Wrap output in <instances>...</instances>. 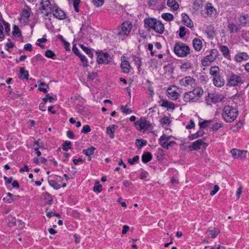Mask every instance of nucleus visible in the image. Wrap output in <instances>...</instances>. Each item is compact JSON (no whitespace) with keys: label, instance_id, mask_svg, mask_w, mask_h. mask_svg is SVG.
Returning a JSON list of instances; mask_svg holds the SVG:
<instances>
[{"label":"nucleus","instance_id":"nucleus-61","mask_svg":"<svg viewBox=\"0 0 249 249\" xmlns=\"http://www.w3.org/2000/svg\"><path fill=\"white\" fill-rule=\"evenodd\" d=\"M139 159V157L138 156H134L132 159H128L127 160L128 162L131 165L134 164Z\"/></svg>","mask_w":249,"mask_h":249},{"label":"nucleus","instance_id":"nucleus-47","mask_svg":"<svg viewBox=\"0 0 249 249\" xmlns=\"http://www.w3.org/2000/svg\"><path fill=\"white\" fill-rule=\"evenodd\" d=\"M71 148V143L70 141H66L63 144L62 149L65 151H68L69 149Z\"/></svg>","mask_w":249,"mask_h":249},{"label":"nucleus","instance_id":"nucleus-2","mask_svg":"<svg viewBox=\"0 0 249 249\" xmlns=\"http://www.w3.org/2000/svg\"><path fill=\"white\" fill-rule=\"evenodd\" d=\"M203 94V90L201 88H196L192 91L186 92L183 94L184 102H197Z\"/></svg>","mask_w":249,"mask_h":249},{"label":"nucleus","instance_id":"nucleus-7","mask_svg":"<svg viewBox=\"0 0 249 249\" xmlns=\"http://www.w3.org/2000/svg\"><path fill=\"white\" fill-rule=\"evenodd\" d=\"M131 28V23L128 21H124L122 23L121 26L118 28L117 35L119 36L128 35Z\"/></svg>","mask_w":249,"mask_h":249},{"label":"nucleus","instance_id":"nucleus-13","mask_svg":"<svg viewBox=\"0 0 249 249\" xmlns=\"http://www.w3.org/2000/svg\"><path fill=\"white\" fill-rule=\"evenodd\" d=\"M173 88H176V86L173 85L170 86L167 89V94L170 99L176 100L178 99L179 94L177 91L176 89H173Z\"/></svg>","mask_w":249,"mask_h":249},{"label":"nucleus","instance_id":"nucleus-22","mask_svg":"<svg viewBox=\"0 0 249 249\" xmlns=\"http://www.w3.org/2000/svg\"><path fill=\"white\" fill-rule=\"evenodd\" d=\"M193 45L196 51H199L202 48V42L200 39L195 38L193 40Z\"/></svg>","mask_w":249,"mask_h":249},{"label":"nucleus","instance_id":"nucleus-6","mask_svg":"<svg viewBox=\"0 0 249 249\" xmlns=\"http://www.w3.org/2000/svg\"><path fill=\"white\" fill-rule=\"evenodd\" d=\"M218 51L216 49H212L210 54L204 57L202 60V65L203 66H208L211 62H213L216 58L218 55Z\"/></svg>","mask_w":249,"mask_h":249},{"label":"nucleus","instance_id":"nucleus-54","mask_svg":"<svg viewBox=\"0 0 249 249\" xmlns=\"http://www.w3.org/2000/svg\"><path fill=\"white\" fill-rule=\"evenodd\" d=\"M80 2V0H73V6L75 11L77 13L79 12V4Z\"/></svg>","mask_w":249,"mask_h":249},{"label":"nucleus","instance_id":"nucleus-43","mask_svg":"<svg viewBox=\"0 0 249 249\" xmlns=\"http://www.w3.org/2000/svg\"><path fill=\"white\" fill-rule=\"evenodd\" d=\"M43 59L44 58L41 54H37L36 55L32 57L31 62L34 65H36L37 62L42 61Z\"/></svg>","mask_w":249,"mask_h":249},{"label":"nucleus","instance_id":"nucleus-39","mask_svg":"<svg viewBox=\"0 0 249 249\" xmlns=\"http://www.w3.org/2000/svg\"><path fill=\"white\" fill-rule=\"evenodd\" d=\"M95 149H96V148L95 147L92 146L86 149H84L83 150L82 153L87 156H89L93 154L94 151Z\"/></svg>","mask_w":249,"mask_h":249},{"label":"nucleus","instance_id":"nucleus-11","mask_svg":"<svg viewBox=\"0 0 249 249\" xmlns=\"http://www.w3.org/2000/svg\"><path fill=\"white\" fill-rule=\"evenodd\" d=\"M135 124L140 127V130L141 131L147 130L151 126L150 123L144 118H141L140 120L135 122Z\"/></svg>","mask_w":249,"mask_h":249},{"label":"nucleus","instance_id":"nucleus-4","mask_svg":"<svg viewBox=\"0 0 249 249\" xmlns=\"http://www.w3.org/2000/svg\"><path fill=\"white\" fill-rule=\"evenodd\" d=\"M174 52L176 55L180 57H185L190 53L189 46L182 42L177 43L175 45Z\"/></svg>","mask_w":249,"mask_h":249},{"label":"nucleus","instance_id":"nucleus-14","mask_svg":"<svg viewBox=\"0 0 249 249\" xmlns=\"http://www.w3.org/2000/svg\"><path fill=\"white\" fill-rule=\"evenodd\" d=\"M53 14L55 18L59 20H63L66 18L64 12L57 7L53 8Z\"/></svg>","mask_w":249,"mask_h":249},{"label":"nucleus","instance_id":"nucleus-5","mask_svg":"<svg viewBox=\"0 0 249 249\" xmlns=\"http://www.w3.org/2000/svg\"><path fill=\"white\" fill-rule=\"evenodd\" d=\"M244 83L242 78L233 72H231L227 75V85L229 87H236Z\"/></svg>","mask_w":249,"mask_h":249},{"label":"nucleus","instance_id":"nucleus-33","mask_svg":"<svg viewBox=\"0 0 249 249\" xmlns=\"http://www.w3.org/2000/svg\"><path fill=\"white\" fill-rule=\"evenodd\" d=\"M30 9H24L22 10L21 17L24 20L28 21L30 16Z\"/></svg>","mask_w":249,"mask_h":249},{"label":"nucleus","instance_id":"nucleus-36","mask_svg":"<svg viewBox=\"0 0 249 249\" xmlns=\"http://www.w3.org/2000/svg\"><path fill=\"white\" fill-rule=\"evenodd\" d=\"M206 10L208 15L212 16L214 11H215V9L212 6V3H207L206 6Z\"/></svg>","mask_w":249,"mask_h":249},{"label":"nucleus","instance_id":"nucleus-20","mask_svg":"<svg viewBox=\"0 0 249 249\" xmlns=\"http://www.w3.org/2000/svg\"><path fill=\"white\" fill-rule=\"evenodd\" d=\"M249 59V55L245 52L239 53L235 55L234 60L236 62H240L243 60H247Z\"/></svg>","mask_w":249,"mask_h":249},{"label":"nucleus","instance_id":"nucleus-44","mask_svg":"<svg viewBox=\"0 0 249 249\" xmlns=\"http://www.w3.org/2000/svg\"><path fill=\"white\" fill-rule=\"evenodd\" d=\"M45 55L48 58L55 59V53L51 50H47L45 52Z\"/></svg>","mask_w":249,"mask_h":249},{"label":"nucleus","instance_id":"nucleus-64","mask_svg":"<svg viewBox=\"0 0 249 249\" xmlns=\"http://www.w3.org/2000/svg\"><path fill=\"white\" fill-rule=\"evenodd\" d=\"M97 72L89 73L88 75V79L92 81L97 77Z\"/></svg>","mask_w":249,"mask_h":249},{"label":"nucleus","instance_id":"nucleus-10","mask_svg":"<svg viewBox=\"0 0 249 249\" xmlns=\"http://www.w3.org/2000/svg\"><path fill=\"white\" fill-rule=\"evenodd\" d=\"M195 79L190 76H185L179 80V83L181 86L187 87L191 86L193 87L195 86Z\"/></svg>","mask_w":249,"mask_h":249},{"label":"nucleus","instance_id":"nucleus-26","mask_svg":"<svg viewBox=\"0 0 249 249\" xmlns=\"http://www.w3.org/2000/svg\"><path fill=\"white\" fill-rule=\"evenodd\" d=\"M239 22L243 26H247L248 24H249V15H241L239 18Z\"/></svg>","mask_w":249,"mask_h":249},{"label":"nucleus","instance_id":"nucleus-55","mask_svg":"<svg viewBox=\"0 0 249 249\" xmlns=\"http://www.w3.org/2000/svg\"><path fill=\"white\" fill-rule=\"evenodd\" d=\"M223 126V124L222 123H215L214 124L212 127H211V129L213 131H216L219 128L222 127Z\"/></svg>","mask_w":249,"mask_h":249},{"label":"nucleus","instance_id":"nucleus-58","mask_svg":"<svg viewBox=\"0 0 249 249\" xmlns=\"http://www.w3.org/2000/svg\"><path fill=\"white\" fill-rule=\"evenodd\" d=\"M45 37L46 35H45L43 36L42 38L38 39L37 41L38 43H36V45L40 47H42L43 45H42L40 43H45L47 41V40Z\"/></svg>","mask_w":249,"mask_h":249},{"label":"nucleus","instance_id":"nucleus-16","mask_svg":"<svg viewBox=\"0 0 249 249\" xmlns=\"http://www.w3.org/2000/svg\"><path fill=\"white\" fill-rule=\"evenodd\" d=\"M204 140L203 139H198L196 141L193 142L191 145L189 146V148L190 151L196 150L197 151L200 149V146L203 143H204Z\"/></svg>","mask_w":249,"mask_h":249},{"label":"nucleus","instance_id":"nucleus-12","mask_svg":"<svg viewBox=\"0 0 249 249\" xmlns=\"http://www.w3.org/2000/svg\"><path fill=\"white\" fill-rule=\"evenodd\" d=\"M58 178L62 179V178L61 176L57 175H52L50 176L48 178L49 185L55 190H58L61 187L60 185L56 182V180Z\"/></svg>","mask_w":249,"mask_h":249},{"label":"nucleus","instance_id":"nucleus-15","mask_svg":"<svg viewBox=\"0 0 249 249\" xmlns=\"http://www.w3.org/2000/svg\"><path fill=\"white\" fill-rule=\"evenodd\" d=\"M214 85L217 87H222L225 84V80L220 74L212 78Z\"/></svg>","mask_w":249,"mask_h":249},{"label":"nucleus","instance_id":"nucleus-30","mask_svg":"<svg viewBox=\"0 0 249 249\" xmlns=\"http://www.w3.org/2000/svg\"><path fill=\"white\" fill-rule=\"evenodd\" d=\"M204 134V131L202 129H199L196 133L192 134L190 136H189V138L190 140H194L198 137L202 136Z\"/></svg>","mask_w":249,"mask_h":249},{"label":"nucleus","instance_id":"nucleus-29","mask_svg":"<svg viewBox=\"0 0 249 249\" xmlns=\"http://www.w3.org/2000/svg\"><path fill=\"white\" fill-rule=\"evenodd\" d=\"M152 159V155L150 152H144L142 156V160L144 163L150 161Z\"/></svg>","mask_w":249,"mask_h":249},{"label":"nucleus","instance_id":"nucleus-8","mask_svg":"<svg viewBox=\"0 0 249 249\" xmlns=\"http://www.w3.org/2000/svg\"><path fill=\"white\" fill-rule=\"evenodd\" d=\"M224 98V96L221 94H210L208 93L206 97V101L208 105H211V103L216 104L221 102Z\"/></svg>","mask_w":249,"mask_h":249},{"label":"nucleus","instance_id":"nucleus-51","mask_svg":"<svg viewBox=\"0 0 249 249\" xmlns=\"http://www.w3.org/2000/svg\"><path fill=\"white\" fill-rule=\"evenodd\" d=\"M56 100V97L55 96V98L53 96H50L49 94H47L45 97L43 99V101L45 102V103H46L48 100L50 103L53 102V100Z\"/></svg>","mask_w":249,"mask_h":249},{"label":"nucleus","instance_id":"nucleus-17","mask_svg":"<svg viewBox=\"0 0 249 249\" xmlns=\"http://www.w3.org/2000/svg\"><path fill=\"white\" fill-rule=\"evenodd\" d=\"M171 137L172 136H167L163 134L159 139V144L163 148L166 149V145L168 144V141Z\"/></svg>","mask_w":249,"mask_h":249},{"label":"nucleus","instance_id":"nucleus-24","mask_svg":"<svg viewBox=\"0 0 249 249\" xmlns=\"http://www.w3.org/2000/svg\"><path fill=\"white\" fill-rule=\"evenodd\" d=\"M6 196L3 198V200L8 203H11L14 201L16 198L19 197V196H13L10 193H7L6 194Z\"/></svg>","mask_w":249,"mask_h":249},{"label":"nucleus","instance_id":"nucleus-46","mask_svg":"<svg viewBox=\"0 0 249 249\" xmlns=\"http://www.w3.org/2000/svg\"><path fill=\"white\" fill-rule=\"evenodd\" d=\"M212 120H205L203 122L199 123V126L200 129L205 128L208 126Z\"/></svg>","mask_w":249,"mask_h":249},{"label":"nucleus","instance_id":"nucleus-23","mask_svg":"<svg viewBox=\"0 0 249 249\" xmlns=\"http://www.w3.org/2000/svg\"><path fill=\"white\" fill-rule=\"evenodd\" d=\"M161 101L162 102V104L160 106L162 107L166 108L167 110H174L175 109V106L174 103L169 102L165 99H162Z\"/></svg>","mask_w":249,"mask_h":249},{"label":"nucleus","instance_id":"nucleus-3","mask_svg":"<svg viewBox=\"0 0 249 249\" xmlns=\"http://www.w3.org/2000/svg\"><path fill=\"white\" fill-rule=\"evenodd\" d=\"M238 115V110L237 108L227 106L223 109L222 117L225 122L231 123L236 119Z\"/></svg>","mask_w":249,"mask_h":249},{"label":"nucleus","instance_id":"nucleus-35","mask_svg":"<svg viewBox=\"0 0 249 249\" xmlns=\"http://www.w3.org/2000/svg\"><path fill=\"white\" fill-rule=\"evenodd\" d=\"M135 144L138 149H141L142 147L147 144V141L142 139H137Z\"/></svg>","mask_w":249,"mask_h":249},{"label":"nucleus","instance_id":"nucleus-9","mask_svg":"<svg viewBox=\"0 0 249 249\" xmlns=\"http://www.w3.org/2000/svg\"><path fill=\"white\" fill-rule=\"evenodd\" d=\"M97 55V62L98 64H108L109 63L108 60L109 54L107 52L103 53L102 51L96 52Z\"/></svg>","mask_w":249,"mask_h":249},{"label":"nucleus","instance_id":"nucleus-42","mask_svg":"<svg viewBox=\"0 0 249 249\" xmlns=\"http://www.w3.org/2000/svg\"><path fill=\"white\" fill-rule=\"evenodd\" d=\"M13 35L16 37H19L21 35V32L19 30L18 25H14L12 32Z\"/></svg>","mask_w":249,"mask_h":249},{"label":"nucleus","instance_id":"nucleus-18","mask_svg":"<svg viewBox=\"0 0 249 249\" xmlns=\"http://www.w3.org/2000/svg\"><path fill=\"white\" fill-rule=\"evenodd\" d=\"M247 153L246 150H239L238 149L234 148L231 150V153L232 155L234 158H238L239 157H243L245 156Z\"/></svg>","mask_w":249,"mask_h":249},{"label":"nucleus","instance_id":"nucleus-62","mask_svg":"<svg viewBox=\"0 0 249 249\" xmlns=\"http://www.w3.org/2000/svg\"><path fill=\"white\" fill-rule=\"evenodd\" d=\"M45 197L46 199H48V204H52L53 198L51 195H50L48 192H45Z\"/></svg>","mask_w":249,"mask_h":249},{"label":"nucleus","instance_id":"nucleus-56","mask_svg":"<svg viewBox=\"0 0 249 249\" xmlns=\"http://www.w3.org/2000/svg\"><path fill=\"white\" fill-rule=\"evenodd\" d=\"M91 131V128L89 125H85L81 130V132L83 134H87Z\"/></svg>","mask_w":249,"mask_h":249},{"label":"nucleus","instance_id":"nucleus-40","mask_svg":"<svg viewBox=\"0 0 249 249\" xmlns=\"http://www.w3.org/2000/svg\"><path fill=\"white\" fill-rule=\"evenodd\" d=\"M161 18L167 21H171L174 19V16L173 14L169 13H165L162 14Z\"/></svg>","mask_w":249,"mask_h":249},{"label":"nucleus","instance_id":"nucleus-19","mask_svg":"<svg viewBox=\"0 0 249 249\" xmlns=\"http://www.w3.org/2000/svg\"><path fill=\"white\" fill-rule=\"evenodd\" d=\"M181 16L183 23L189 28H193L194 26L193 23L188 16L186 13H182Z\"/></svg>","mask_w":249,"mask_h":249},{"label":"nucleus","instance_id":"nucleus-50","mask_svg":"<svg viewBox=\"0 0 249 249\" xmlns=\"http://www.w3.org/2000/svg\"><path fill=\"white\" fill-rule=\"evenodd\" d=\"M186 29L184 26H180L179 28V36L180 38L184 37L186 34Z\"/></svg>","mask_w":249,"mask_h":249},{"label":"nucleus","instance_id":"nucleus-34","mask_svg":"<svg viewBox=\"0 0 249 249\" xmlns=\"http://www.w3.org/2000/svg\"><path fill=\"white\" fill-rule=\"evenodd\" d=\"M79 46L82 50L84 51L89 57L92 58L93 56V53L90 48L84 46L83 44H79Z\"/></svg>","mask_w":249,"mask_h":249},{"label":"nucleus","instance_id":"nucleus-38","mask_svg":"<svg viewBox=\"0 0 249 249\" xmlns=\"http://www.w3.org/2000/svg\"><path fill=\"white\" fill-rule=\"evenodd\" d=\"M228 28L231 34L237 32L238 31V28L237 25L233 23H229Z\"/></svg>","mask_w":249,"mask_h":249},{"label":"nucleus","instance_id":"nucleus-57","mask_svg":"<svg viewBox=\"0 0 249 249\" xmlns=\"http://www.w3.org/2000/svg\"><path fill=\"white\" fill-rule=\"evenodd\" d=\"M148 173L144 170H142L140 178L142 180H146Z\"/></svg>","mask_w":249,"mask_h":249},{"label":"nucleus","instance_id":"nucleus-41","mask_svg":"<svg viewBox=\"0 0 249 249\" xmlns=\"http://www.w3.org/2000/svg\"><path fill=\"white\" fill-rule=\"evenodd\" d=\"M40 10L41 13L43 14L46 17L49 16L53 13V8H52L51 6L45 7L44 9H41V8H40Z\"/></svg>","mask_w":249,"mask_h":249},{"label":"nucleus","instance_id":"nucleus-21","mask_svg":"<svg viewBox=\"0 0 249 249\" xmlns=\"http://www.w3.org/2000/svg\"><path fill=\"white\" fill-rule=\"evenodd\" d=\"M117 128L118 126L115 124H113L107 127V133L109 135L110 139H113L114 138V132Z\"/></svg>","mask_w":249,"mask_h":249},{"label":"nucleus","instance_id":"nucleus-28","mask_svg":"<svg viewBox=\"0 0 249 249\" xmlns=\"http://www.w3.org/2000/svg\"><path fill=\"white\" fill-rule=\"evenodd\" d=\"M210 74L212 75V77L217 76L220 74V69L218 66H214L211 67L209 69Z\"/></svg>","mask_w":249,"mask_h":249},{"label":"nucleus","instance_id":"nucleus-27","mask_svg":"<svg viewBox=\"0 0 249 249\" xmlns=\"http://www.w3.org/2000/svg\"><path fill=\"white\" fill-rule=\"evenodd\" d=\"M130 65L129 62L124 59L121 63V68L123 72L126 73H128L130 71Z\"/></svg>","mask_w":249,"mask_h":249},{"label":"nucleus","instance_id":"nucleus-49","mask_svg":"<svg viewBox=\"0 0 249 249\" xmlns=\"http://www.w3.org/2000/svg\"><path fill=\"white\" fill-rule=\"evenodd\" d=\"M105 2V0H92V2L94 6L96 7L102 6Z\"/></svg>","mask_w":249,"mask_h":249},{"label":"nucleus","instance_id":"nucleus-59","mask_svg":"<svg viewBox=\"0 0 249 249\" xmlns=\"http://www.w3.org/2000/svg\"><path fill=\"white\" fill-rule=\"evenodd\" d=\"M121 109L122 111L125 114H130L132 112V110L128 108H127V106L125 107L122 106Z\"/></svg>","mask_w":249,"mask_h":249},{"label":"nucleus","instance_id":"nucleus-53","mask_svg":"<svg viewBox=\"0 0 249 249\" xmlns=\"http://www.w3.org/2000/svg\"><path fill=\"white\" fill-rule=\"evenodd\" d=\"M41 8L44 9L45 7H49L50 6V2L49 0H42L41 2Z\"/></svg>","mask_w":249,"mask_h":249},{"label":"nucleus","instance_id":"nucleus-63","mask_svg":"<svg viewBox=\"0 0 249 249\" xmlns=\"http://www.w3.org/2000/svg\"><path fill=\"white\" fill-rule=\"evenodd\" d=\"M102 190V186L99 184V182H98V183L94 185L93 188V191L94 192H101Z\"/></svg>","mask_w":249,"mask_h":249},{"label":"nucleus","instance_id":"nucleus-25","mask_svg":"<svg viewBox=\"0 0 249 249\" xmlns=\"http://www.w3.org/2000/svg\"><path fill=\"white\" fill-rule=\"evenodd\" d=\"M177 0H167V5L172 10L176 11L179 8V4Z\"/></svg>","mask_w":249,"mask_h":249},{"label":"nucleus","instance_id":"nucleus-32","mask_svg":"<svg viewBox=\"0 0 249 249\" xmlns=\"http://www.w3.org/2000/svg\"><path fill=\"white\" fill-rule=\"evenodd\" d=\"M219 49L224 57L227 58L228 56H230L229 49L227 46L221 45L219 46Z\"/></svg>","mask_w":249,"mask_h":249},{"label":"nucleus","instance_id":"nucleus-45","mask_svg":"<svg viewBox=\"0 0 249 249\" xmlns=\"http://www.w3.org/2000/svg\"><path fill=\"white\" fill-rule=\"evenodd\" d=\"M133 60L134 61L135 64L137 66V68L139 69L142 66L141 58L137 56H134L133 57Z\"/></svg>","mask_w":249,"mask_h":249},{"label":"nucleus","instance_id":"nucleus-52","mask_svg":"<svg viewBox=\"0 0 249 249\" xmlns=\"http://www.w3.org/2000/svg\"><path fill=\"white\" fill-rule=\"evenodd\" d=\"M160 124L164 125L166 124H169L171 123L170 118L167 116L162 117L160 120Z\"/></svg>","mask_w":249,"mask_h":249},{"label":"nucleus","instance_id":"nucleus-48","mask_svg":"<svg viewBox=\"0 0 249 249\" xmlns=\"http://www.w3.org/2000/svg\"><path fill=\"white\" fill-rule=\"evenodd\" d=\"M210 232L209 235L212 238H215L220 232V231L218 229H214L213 230H209Z\"/></svg>","mask_w":249,"mask_h":249},{"label":"nucleus","instance_id":"nucleus-1","mask_svg":"<svg viewBox=\"0 0 249 249\" xmlns=\"http://www.w3.org/2000/svg\"><path fill=\"white\" fill-rule=\"evenodd\" d=\"M145 28H148L149 30L153 29L156 33L161 34L164 30V25L160 20L153 18H148L144 20Z\"/></svg>","mask_w":249,"mask_h":249},{"label":"nucleus","instance_id":"nucleus-60","mask_svg":"<svg viewBox=\"0 0 249 249\" xmlns=\"http://www.w3.org/2000/svg\"><path fill=\"white\" fill-rule=\"evenodd\" d=\"M3 25L5 26V31L6 33L9 35L10 31V24L4 20L2 21Z\"/></svg>","mask_w":249,"mask_h":249},{"label":"nucleus","instance_id":"nucleus-37","mask_svg":"<svg viewBox=\"0 0 249 249\" xmlns=\"http://www.w3.org/2000/svg\"><path fill=\"white\" fill-rule=\"evenodd\" d=\"M192 67V64L189 62H185L180 66V69L182 72H185L187 70Z\"/></svg>","mask_w":249,"mask_h":249},{"label":"nucleus","instance_id":"nucleus-31","mask_svg":"<svg viewBox=\"0 0 249 249\" xmlns=\"http://www.w3.org/2000/svg\"><path fill=\"white\" fill-rule=\"evenodd\" d=\"M28 71H26L23 67L20 68L19 78L21 79L28 80Z\"/></svg>","mask_w":249,"mask_h":249}]
</instances>
